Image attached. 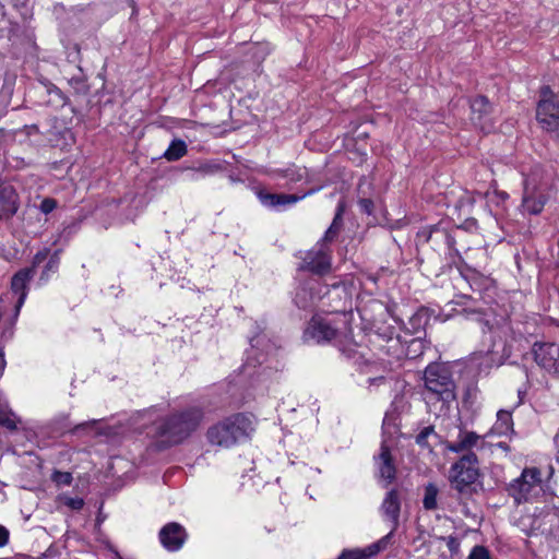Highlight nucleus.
<instances>
[{"mask_svg": "<svg viewBox=\"0 0 559 559\" xmlns=\"http://www.w3.org/2000/svg\"><path fill=\"white\" fill-rule=\"evenodd\" d=\"M203 416L197 406L176 412L157 425L156 433L169 443H180L199 428Z\"/></svg>", "mask_w": 559, "mask_h": 559, "instance_id": "f257e3e1", "label": "nucleus"}, {"mask_svg": "<svg viewBox=\"0 0 559 559\" xmlns=\"http://www.w3.org/2000/svg\"><path fill=\"white\" fill-rule=\"evenodd\" d=\"M479 476V460L476 453H465L452 464L449 481L457 499H468L477 491L476 483Z\"/></svg>", "mask_w": 559, "mask_h": 559, "instance_id": "f03ea898", "label": "nucleus"}, {"mask_svg": "<svg viewBox=\"0 0 559 559\" xmlns=\"http://www.w3.org/2000/svg\"><path fill=\"white\" fill-rule=\"evenodd\" d=\"M250 430L251 420L243 414H236L209 428L206 437L213 445L229 448L248 437Z\"/></svg>", "mask_w": 559, "mask_h": 559, "instance_id": "7ed1b4c3", "label": "nucleus"}, {"mask_svg": "<svg viewBox=\"0 0 559 559\" xmlns=\"http://www.w3.org/2000/svg\"><path fill=\"white\" fill-rule=\"evenodd\" d=\"M506 490L518 506L534 500L543 491L540 469L525 467L518 478L507 485Z\"/></svg>", "mask_w": 559, "mask_h": 559, "instance_id": "20e7f679", "label": "nucleus"}, {"mask_svg": "<svg viewBox=\"0 0 559 559\" xmlns=\"http://www.w3.org/2000/svg\"><path fill=\"white\" fill-rule=\"evenodd\" d=\"M426 389L438 400L451 402L455 400V383L449 367L441 364H430L424 371Z\"/></svg>", "mask_w": 559, "mask_h": 559, "instance_id": "39448f33", "label": "nucleus"}, {"mask_svg": "<svg viewBox=\"0 0 559 559\" xmlns=\"http://www.w3.org/2000/svg\"><path fill=\"white\" fill-rule=\"evenodd\" d=\"M536 118L547 132L559 131V103L555 100L549 86L540 88V99L537 105Z\"/></svg>", "mask_w": 559, "mask_h": 559, "instance_id": "423d86ee", "label": "nucleus"}, {"mask_svg": "<svg viewBox=\"0 0 559 559\" xmlns=\"http://www.w3.org/2000/svg\"><path fill=\"white\" fill-rule=\"evenodd\" d=\"M471 120L484 132H490L496 122L495 106L489 102L486 96L478 95L471 99Z\"/></svg>", "mask_w": 559, "mask_h": 559, "instance_id": "0eeeda50", "label": "nucleus"}, {"mask_svg": "<svg viewBox=\"0 0 559 559\" xmlns=\"http://www.w3.org/2000/svg\"><path fill=\"white\" fill-rule=\"evenodd\" d=\"M299 269L318 275L329 273L331 271V251L328 246L318 242L313 249L307 251Z\"/></svg>", "mask_w": 559, "mask_h": 559, "instance_id": "6e6552de", "label": "nucleus"}, {"mask_svg": "<svg viewBox=\"0 0 559 559\" xmlns=\"http://www.w3.org/2000/svg\"><path fill=\"white\" fill-rule=\"evenodd\" d=\"M535 362L549 372L559 374V346L554 343H534Z\"/></svg>", "mask_w": 559, "mask_h": 559, "instance_id": "1a4fd4ad", "label": "nucleus"}, {"mask_svg": "<svg viewBox=\"0 0 559 559\" xmlns=\"http://www.w3.org/2000/svg\"><path fill=\"white\" fill-rule=\"evenodd\" d=\"M187 532L185 527L177 522H170L159 531V542L169 551L179 550L185 544Z\"/></svg>", "mask_w": 559, "mask_h": 559, "instance_id": "9d476101", "label": "nucleus"}, {"mask_svg": "<svg viewBox=\"0 0 559 559\" xmlns=\"http://www.w3.org/2000/svg\"><path fill=\"white\" fill-rule=\"evenodd\" d=\"M392 538V532L367 546L366 548L344 549L337 559H370L388 548Z\"/></svg>", "mask_w": 559, "mask_h": 559, "instance_id": "9b49d317", "label": "nucleus"}, {"mask_svg": "<svg viewBox=\"0 0 559 559\" xmlns=\"http://www.w3.org/2000/svg\"><path fill=\"white\" fill-rule=\"evenodd\" d=\"M377 465L378 477L385 481L384 487L392 484L396 476V467L393 462V457L390 448L385 444H381L380 453L374 457Z\"/></svg>", "mask_w": 559, "mask_h": 559, "instance_id": "f8f14e48", "label": "nucleus"}, {"mask_svg": "<svg viewBox=\"0 0 559 559\" xmlns=\"http://www.w3.org/2000/svg\"><path fill=\"white\" fill-rule=\"evenodd\" d=\"M19 209V197L14 187L0 181V221L9 219Z\"/></svg>", "mask_w": 559, "mask_h": 559, "instance_id": "ddd939ff", "label": "nucleus"}, {"mask_svg": "<svg viewBox=\"0 0 559 559\" xmlns=\"http://www.w3.org/2000/svg\"><path fill=\"white\" fill-rule=\"evenodd\" d=\"M484 442V438L474 431L460 430L455 441L448 442L445 448L450 452L457 454L475 453L473 449L478 448Z\"/></svg>", "mask_w": 559, "mask_h": 559, "instance_id": "4468645a", "label": "nucleus"}, {"mask_svg": "<svg viewBox=\"0 0 559 559\" xmlns=\"http://www.w3.org/2000/svg\"><path fill=\"white\" fill-rule=\"evenodd\" d=\"M380 510L383 516L392 523V535L399 526V519L401 512V499L397 489L393 488L389 490L381 503Z\"/></svg>", "mask_w": 559, "mask_h": 559, "instance_id": "2eb2a0df", "label": "nucleus"}, {"mask_svg": "<svg viewBox=\"0 0 559 559\" xmlns=\"http://www.w3.org/2000/svg\"><path fill=\"white\" fill-rule=\"evenodd\" d=\"M319 191V188L310 189L308 192L302 195L297 194H285V193H270L265 191L258 192V199L260 202L267 207H276V206H285L289 204H294L304 198L311 195L312 193Z\"/></svg>", "mask_w": 559, "mask_h": 559, "instance_id": "dca6fc26", "label": "nucleus"}, {"mask_svg": "<svg viewBox=\"0 0 559 559\" xmlns=\"http://www.w3.org/2000/svg\"><path fill=\"white\" fill-rule=\"evenodd\" d=\"M33 269H22L14 274L11 281V289L17 295L15 316L19 314L27 295V284L33 278Z\"/></svg>", "mask_w": 559, "mask_h": 559, "instance_id": "f3484780", "label": "nucleus"}, {"mask_svg": "<svg viewBox=\"0 0 559 559\" xmlns=\"http://www.w3.org/2000/svg\"><path fill=\"white\" fill-rule=\"evenodd\" d=\"M308 331L318 343L329 342L336 335V330L322 319H313Z\"/></svg>", "mask_w": 559, "mask_h": 559, "instance_id": "a211bd4d", "label": "nucleus"}, {"mask_svg": "<svg viewBox=\"0 0 559 559\" xmlns=\"http://www.w3.org/2000/svg\"><path fill=\"white\" fill-rule=\"evenodd\" d=\"M545 205V198L543 194H535L534 190H531L528 185H525L524 195L522 201L523 210L532 215L539 214Z\"/></svg>", "mask_w": 559, "mask_h": 559, "instance_id": "6ab92c4d", "label": "nucleus"}, {"mask_svg": "<svg viewBox=\"0 0 559 559\" xmlns=\"http://www.w3.org/2000/svg\"><path fill=\"white\" fill-rule=\"evenodd\" d=\"M418 237L424 238L426 242H431L432 245H436L438 240H442L449 249H452L454 245V238L445 229L439 228L438 226L423 229L418 234Z\"/></svg>", "mask_w": 559, "mask_h": 559, "instance_id": "aec40b11", "label": "nucleus"}, {"mask_svg": "<svg viewBox=\"0 0 559 559\" xmlns=\"http://www.w3.org/2000/svg\"><path fill=\"white\" fill-rule=\"evenodd\" d=\"M490 433L498 436L514 433L513 420L510 412L501 409L497 413V421L492 426Z\"/></svg>", "mask_w": 559, "mask_h": 559, "instance_id": "412c9836", "label": "nucleus"}, {"mask_svg": "<svg viewBox=\"0 0 559 559\" xmlns=\"http://www.w3.org/2000/svg\"><path fill=\"white\" fill-rule=\"evenodd\" d=\"M187 154V145L182 140H174L169 147L165 151L164 157L169 162L180 159Z\"/></svg>", "mask_w": 559, "mask_h": 559, "instance_id": "4be33fe9", "label": "nucleus"}, {"mask_svg": "<svg viewBox=\"0 0 559 559\" xmlns=\"http://www.w3.org/2000/svg\"><path fill=\"white\" fill-rule=\"evenodd\" d=\"M437 497H438V488L435 484L429 483L425 487V495L423 499V506L426 510H436L437 504Z\"/></svg>", "mask_w": 559, "mask_h": 559, "instance_id": "5701e85b", "label": "nucleus"}, {"mask_svg": "<svg viewBox=\"0 0 559 559\" xmlns=\"http://www.w3.org/2000/svg\"><path fill=\"white\" fill-rule=\"evenodd\" d=\"M429 438H439V436L435 431L433 426H427L423 428L420 432L416 436L415 441L421 448H429Z\"/></svg>", "mask_w": 559, "mask_h": 559, "instance_id": "b1692460", "label": "nucleus"}, {"mask_svg": "<svg viewBox=\"0 0 559 559\" xmlns=\"http://www.w3.org/2000/svg\"><path fill=\"white\" fill-rule=\"evenodd\" d=\"M12 416L13 413L7 406L0 404V425L10 430H15L16 423Z\"/></svg>", "mask_w": 559, "mask_h": 559, "instance_id": "393cba45", "label": "nucleus"}, {"mask_svg": "<svg viewBox=\"0 0 559 559\" xmlns=\"http://www.w3.org/2000/svg\"><path fill=\"white\" fill-rule=\"evenodd\" d=\"M60 263L59 250L55 251L52 254H49V260L45 265V269L41 274V278H47L50 272H56L58 270Z\"/></svg>", "mask_w": 559, "mask_h": 559, "instance_id": "a878e982", "label": "nucleus"}, {"mask_svg": "<svg viewBox=\"0 0 559 559\" xmlns=\"http://www.w3.org/2000/svg\"><path fill=\"white\" fill-rule=\"evenodd\" d=\"M193 170L202 176H209V175H214L218 171H222L223 168L219 164L203 163V164H200L198 167L193 168Z\"/></svg>", "mask_w": 559, "mask_h": 559, "instance_id": "bb28decb", "label": "nucleus"}, {"mask_svg": "<svg viewBox=\"0 0 559 559\" xmlns=\"http://www.w3.org/2000/svg\"><path fill=\"white\" fill-rule=\"evenodd\" d=\"M59 500L61 501L62 504L67 506L68 508L74 511L81 510L84 506L83 499L79 497L72 498L63 495L59 497Z\"/></svg>", "mask_w": 559, "mask_h": 559, "instance_id": "cd10ccee", "label": "nucleus"}, {"mask_svg": "<svg viewBox=\"0 0 559 559\" xmlns=\"http://www.w3.org/2000/svg\"><path fill=\"white\" fill-rule=\"evenodd\" d=\"M340 231V226H334L331 224L319 242L323 243L324 246H328V243L332 242L337 237Z\"/></svg>", "mask_w": 559, "mask_h": 559, "instance_id": "c85d7f7f", "label": "nucleus"}, {"mask_svg": "<svg viewBox=\"0 0 559 559\" xmlns=\"http://www.w3.org/2000/svg\"><path fill=\"white\" fill-rule=\"evenodd\" d=\"M72 475L71 473L69 472H55L52 474V480L57 484V485H63V486H69L71 485L72 483Z\"/></svg>", "mask_w": 559, "mask_h": 559, "instance_id": "c756f323", "label": "nucleus"}, {"mask_svg": "<svg viewBox=\"0 0 559 559\" xmlns=\"http://www.w3.org/2000/svg\"><path fill=\"white\" fill-rule=\"evenodd\" d=\"M467 559H491L489 550L484 546H475Z\"/></svg>", "mask_w": 559, "mask_h": 559, "instance_id": "7c9ffc66", "label": "nucleus"}, {"mask_svg": "<svg viewBox=\"0 0 559 559\" xmlns=\"http://www.w3.org/2000/svg\"><path fill=\"white\" fill-rule=\"evenodd\" d=\"M50 254V250L45 248L40 251H38L34 258H33V261H32V266H29L28 269H33V275L35 274V269L40 265L44 261L47 260V258L49 257Z\"/></svg>", "mask_w": 559, "mask_h": 559, "instance_id": "2f4dec72", "label": "nucleus"}, {"mask_svg": "<svg viewBox=\"0 0 559 559\" xmlns=\"http://www.w3.org/2000/svg\"><path fill=\"white\" fill-rule=\"evenodd\" d=\"M358 205H359V209L361 212H364L368 215L372 214L374 205H373V201L371 199H367V198L360 199L358 201Z\"/></svg>", "mask_w": 559, "mask_h": 559, "instance_id": "473e14b6", "label": "nucleus"}, {"mask_svg": "<svg viewBox=\"0 0 559 559\" xmlns=\"http://www.w3.org/2000/svg\"><path fill=\"white\" fill-rule=\"evenodd\" d=\"M97 424V420H90V421H85V423H81V424H78L74 426V428L72 429V432L73 433H79L81 431H85V430H88L90 428H93L95 425Z\"/></svg>", "mask_w": 559, "mask_h": 559, "instance_id": "72a5a7b5", "label": "nucleus"}, {"mask_svg": "<svg viewBox=\"0 0 559 559\" xmlns=\"http://www.w3.org/2000/svg\"><path fill=\"white\" fill-rule=\"evenodd\" d=\"M56 201L53 199H45L40 204V210L43 213L48 214L56 209Z\"/></svg>", "mask_w": 559, "mask_h": 559, "instance_id": "f704fd0d", "label": "nucleus"}, {"mask_svg": "<svg viewBox=\"0 0 559 559\" xmlns=\"http://www.w3.org/2000/svg\"><path fill=\"white\" fill-rule=\"evenodd\" d=\"M343 213H344V204L341 202L338 203L337 205V210H336V213L334 215V218H333V222H332V225L334 226H340L342 228V224H343Z\"/></svg>", "mask_w": 559, "mask_h": 559, "instance_id": "c9c22d12", "label": "nucleus"}, {"mask_svg": "<svg viewBox=\"0 0 559 559\" xmlns=\"http://www.w3.org/2000/svg\"><path fill=\"white\" fill-rule=\"evenodd\" d=\"M445 540H447V546L450 549V551L457 552V550L460 548V542L457 540V538H455L453 536H448L445 538Z\"/></svg>", "mask_w": 559, "mask_h": 559, "instance_id": "e433bc0d", "label": "nucleus"}, {"mask_svg": "<svg viewBox=\"0 0 559 559\" xmlns=\"http://www.w3.org/2000/svg\"><path fill=\"white\" fill-rule=\"evenodd\" d=\"M8 539H9V531L4 526L0 525V547H3L4 545H7Z\"/></svg>", "mask_w": 559, "mask_h": 559, "instance_id": "4c0bfd02", "label": "nucleus"}, {"mask_svg": "<svg viewBox=\"0 0 559 559\" xmlns=\"http://www.w3.org/2000/svg\"><path fill=\"white\" fill-rule=\"evenodd\" d=\"M5 368V359H4V353L2 349H0V377L2 376Z\"/></svg>", "mask_w": 559, "mask_h": 559, "instance_id": "58836bf2", "label": "nucleus"}, {"mask_svg": "<svg viewBox=\"0 0 559 559\" xmlns=\"http://www.w3.org/2000/svg\"><path fill=\"white\" fill-rule=\"evenodd\" d=\"M497 447L504 452H509L511 450L510 445L506 442H499V443H497Z\"/></svg>", "mask_w": 559, "mask_h": 559, "instance_id": "ea45409f", "label": "nucleus"}, {"mask_svg": "<svg viewBox=\"0 0 559 559\" xmlns=\"http://www.w3.org/2000/svg\"><path fill=\"white\" fill-rule=\"evenodd\" d=\"M76 83L80 85V88H82L83 92L87 91L86 85L84 84V82L78 80Z\"/></svg>", "mask_w": 559, "mask_h": 559, "instance_id": "a19ab883", "label": "nucleus"}, {"mask_svg": "<svg viewBox=\"0 0 559 559\" xmlns=\"http://www.w3.org/2000/svg\"><path fill=\"white\" fill-rule=\"evenodd\" d=\"M465 312H466V317H468V316H479L480 314V312H478V311H468V312L465 311Z\"/></svg>", "mask_w": 559, "mask_h": 559, "instance_id": "79ce46f5", "label": "nucleus"}, {"mask_svg": "<svg viewBox=\"0 0 559 559\" xmlns=\"http://www.w3.org/2000/svg\"><path fill=\"white\" fill-rule=\"evenodd\" d=\"M296 304H297V305H298V307H300V308H306V304H299V301H298V300H296Z\"/></svg>", "mask_w": 559, "mask_h": 559, "instance_id": "37998d69", "label": "nucleus"}, {"mask_svg": "<svg viewBox=\"0 0 559 559\" xmlns=\"http://www.w3.org/2000/svg\"><path fill=\"white\" fill-rule=\"evenodd\" d=\"M555 442H556V444H557V445H559V433H558V435H556V437H555Z\"/></svg>", "mask_w": 559, "mask_h": 559, "instance_id": "c03bdc74", "label": "nucleus"}, {"mask_svg": "<svg viewBox=\"0 0 559 559\" xmlns=\"http://www.w3.org/2000/svg\"><path fill=\"white\" fill-rule=\"evenodd\" d=\"M557 457H558V461H559V450H558V456Z\"/></svg>", "mask_w": 559, "mask_h": 559, "instance_id": "a18cd8bd", "label": "nucleus"}]
</instances>
